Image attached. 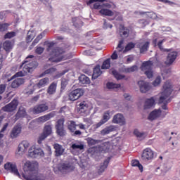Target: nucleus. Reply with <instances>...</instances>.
I'll use <instances>...</instances> for the list:
<instances>
[{"label":"nucleus","mask_w":180,"mask_h":180,"mask_svg":"<svg viewBox=\"0 0 180 180\" xmlns=\"http://www.w3.org/2000/svg\"><path fill=\"white\" fill-rule=\"evenodd\" d=\"M172 84H171L169 82H166L163 85V91L160 94L158 101L160 104L163 103L162 109L164 110H167V109H168L167 105L171 102V98H169V96L172 94Z\"/></svg>","instance_id":"1"},{"label":"nucleus","mask_w":180,"mask_h":180,"mask_svg":"<svg viewBox=\"0 0 180 180\" xmlns=\"http://www.w3.org/2000/svg\"><path fill=\"white\" fill-rule=\"evenodd\" d=\"M39 163L37 162L27 161L24 165L25 174H22L24 179L34 180L37 172Z\"/></svg>","instance_id":"2"},{"label":"nucleus","mask_w":180,"mask_h":180,"mask_svg":"<svg viewBox=\"0 0 180 180\" xmlns=\"http://www.w3.org/2000/svg\"><path fill=\"white\" fill-rule=\"evenodd\" d=\"M53 46H54L53 43L48 44L46 50L51 53V57L49 58V61H51V63H60L63 60V52H60L59 49L53 48Z\"/></svg>","instance_id":"3"},{"label":"nucleus","mask_w":180,"mask_h":180,"mask_svg":"<svg viewBox=\"0 0 180 180\" xmlns=\"http://www.w3.org/2000/svg\"><path fill=\"white\" fill-rule=\"evenodd\" d=\"M33 57L34 56L32 55L28 56L25 58L24 63H22V64L21 65V68L23 67L24 72H33V70H34V68H37V65H39L36 60H29V58H33Z\"/></svg>","instance_id":"4"},{"label":"nucleus","mask_w":180,"mask_h":180,"mask_svg":"<svg viewBox=\"0 0 180 180\" xmlns=\"http://www.w3.org/2000/svg\"><path fill=\"white\" fill-rule=\"evenodd\" d=\"M33 57L34 56L32 55L28 56L25 58L24 63H22V64L21 65V68L23 67L24 72H33V70H34V68H37V65H39L36 60H29V58H33Z\"/></svg>","instance_id":"5"},{"label":"nucleus","mask_w":180,"mask_h":180,"mask_svg":"<svg viewBox=\"0 0 180 180\" xmlns=\"http://www.w3.org/2000/svg\"><path fill=\"white\" fill-rule=\"evenodd\" d=\"M154 63L151 60L143 62L141 65V70L144 71L148 78H153L154 72L153 71V67Z\"/></svg>","instance_id":"6"},{"label":"nucleus","mask_w":180,"mask_h":180,"mask_svg":"<svg viewBox=\"0 0 180 180\" xmlns=\"http://www.w3.org/2000/svg\"><path fill=\"white\" fill-rule=\"evenodd\" d=\"M28 155L31 158H39L44 157V152L41 148H36V146L33 145L28 149Z\"/></svg>","instance_id":"7"},{"label":"nucleus","mask_w":180,"mask_h":180,"mask_svg":"<svg viewBox=\"0 0 180 180\" xmlns=\"http://www.w3.org/2000/svg\"><path fill=\"white\" fill-rule=\"evenodd\" d=\"M49 104L47 103H41L34 106V108L30 109V111L33 113V115H40V113H43L49 110Z\"/></svg>","instance_id":"8"},{"label":"nucleus","mask_w":180,"mask_h":180,"mask_svg":"<svg viewBox=\"0 0 180 180\" xmlns=\"http://www.w3.org/2000/svg\"><path fill=\"white\" fill-rule=\"evenodd\" d=\"M84 94H85V90H84V89H77L69 94V99L70 101H77V99H79L81 96H84Z\"/></svg>","instance_id":"9"},{"label":"nucleus","mask_w":180,"mask_h":180,"mask_svg":"<svg viewBox=\"0 0 180 180\" xmlns=\"http://www.w3.org/2000/svg\"><path fill=\"white\" fill-rule=\"evenodd\" d=\"M154 151H153L151 148H147L143 150L141 155V159L145 162L151 161L152 160H154Z\"/></svg>","instance_id":"10"},{"label":"nucleus","mask_w":180,"mask_h":180,"mask_svg":"<svg viewBox=\"0 0 180 180\" xmlns=\"http://www.w3.org/2000/svg\"><path fill=\"white\" fill-rule=\"evenodd\" d=\"M19 105V101L17 99H13L11 103L6 105L2 108L4 112H15L18 109V105Z\"/></svg>","instance_id":"11"},{"label":"nucleus","mask_w":180,"mask_h":180,"mask_svg":"<svg viewBox=\"0 0 180 180\" xmlns=\"http://www.w3.org/2000/svg\"><path fill=\"white\" fill-rule=\"evenodd\" d=\"M64 122H65L64 118H60L56 122L55 127L58 136H64L65 134V131L64 130Z\"/></svg>","instance_id":"12"},{"label":"nucleus","mask_w":180,"mask_h":180,"mask_svg":"<svg viewBox=\"0 0 180 180\" xmlns=\"http://www.w3.org/2000/svg\"><path fill=\"white\" fill-rule=\"evenodd\" d=\"M30 147V143L27 141H22L19 145H18V149L17 150V154L18 155H23L27 151V148Z\"/></svg>","instance_id":"13"},{"label":"nucleus","mask_w":180,"mask_h":180,"mask_svg":"<svg viewBox=\"0 0 180 180\" xmlns=\"http://www.w3.org/2000/svg\"><path fill=\"white\" fill-rule=\"evenodd\" d=\"M110 119V110L105 111L104 113L103 114L102 119L100 120L99 122H98L94 125L95 129H99L101 126H103V124H105V123L108 122Z\"/></svg>","instance_id":"14"},{"label":"nucleus","mask_w":180,"mask_h":180,"mask_svg":"<svg viewBox=\"0 0 180 180\" xmlns=\"http://www.w3.org/2000/svg\"><path fill=\"white\" fill-rule=\"evenodd\" d=\"M112 122L115 124L124 126V124H126V120L124 119L123 115L118 113L113 116Z\"/></svg>","instance_id":"15"},{"label":"nucleus","mask_w":180,"mask_h":180,"mask_svg":"<svg viewBox=\"0 0 180 180\" xmlns=\"http://www.w3.org/2000/svg\"><path fill=\"white\" fill-rule=\"evenodd\" d=\"M4 169L6 171H9L12 174H14V175H17V176H20L19 171L18 170V168H16V165L13 164L12 162L6 163L4 165Z\"/></svg>","instance_id":"16"},{"label":"nucleus","mask_w":180,"mask_h":180,"mask_svg":"<svg viewBox=\"0 0 180 180\" xmlns=\"http://www.w3.org/2000/svg\"><path fill=\"white\" fill-rule=\"evenodd\" d=\"M27 112H26V108L23 106H20L18 110L15 115V120H19V119H23L24 117H27Z\"/></svg>","instance_id":"17"},{"label":"nucleus","mask_w":180,"mask_h":180,"mask_svg":"<svg viewBox=\"0 0 180 180\" xmlns=\"http://www.w3.org/2000/svg\"><path fill=\"white\" fill-rule=\"evenodd\" d=\"M177 57H178V52L176 51L169 52L167 56V60H166L167 65H171L174 64Z\"/></svg>","instance_id":"18"},{"label":"nucleus","mask_w":180,"mask_h":180,"mask_svg":"<svg viewBox=\"0 0 180 180\" xmlns=\"http://www.w3.org/2000/svg\"><path fill=\"white\" fill-rule=\"evenodd\" d=\"M92 109L91 107V104L88 103V101H83L79 105V110L80 113H86V112H89Z\"/></svg>","instance_id":"19"},{"label":"nucleus","mask_w":180,"mask_h":180,"mask_svg":"<svg viewBox=\"0 0 180 180\" xmlns=\"http://www.w3.org/2000/svg\"><path fill=\"white\" fill-rule=\"evenodd\" d=\"M138 85H139V89L142 94H146V92H148L150 89H151V86H150V83L145 81L138 82Z\"/></svg>","instance_id":"20"},{"label":"nucleus","mask_w":180,"mask_h":180,"mask_svg":"<svg viewBox=\"0 0 180 180\" xmlns=\"http://www.w3.org/2000/svg\"><path fill=\"white\" fill-rule=\"evenodd\" d=\"M54 116H56V111L51 112L49 114L39 117L37 119V122H39V123H45V122L50 120V119H52Z\"/></svg>","instance_id":"21"},{"label":"nucleus","mask_w":180,"mask_h":180,"mask_svg":"<svg viewBox=\"0 0 180 180\" xmlns=\"http://www.w3.org/2000/svg\"><path fill=\"white\" fill-rule=\"evenodd\" d=\"M123 43H124L123 40H120L119 41V44L117 47V51H115L111 55L112 60H117V58H118L117 53L123 51V49H124V47H123Z\"/></svg>","instance_id":"22"},{"label":"nucleus","mask_w":180,"mask_h":180,"mask_svg":"<svg viewBox=\"0 0 180 180\" xmlns=\"http://www.w3.org/2000/svg\"><path fill=\"white\" fill-rule=\"evenodd\" d=\"M22 131V127H20V126L19 125H15L10 134V137L11 139H16V137H18L19 136V134L21 133Z\"/></svg>","instance_id":"23"},{"label":"nucleus","mask_w":180,"mask_h":180,"mask_svg":"<svg viewBox=\"0 0 180 180\" xmlns=\"http://www.w3.org/2000/svg\"><path fill=\"white\" fill-rule=\"evenodd\" d=\"M53 148L55 150L56 157H60V155H63L64 154V151H65V149H64L63 146L58 143H55L53 145Z\"/></svg>","instance_id":"24"},{"label":"nucleus","mask_w":180,"mask_h":180,"mask_svg":"<svg viewBox=\"0 0 180 180\" xmlns=\"http://www.w3.org/2000/svg\"><path fill=\"white\" fill-rule=\"evenodd\" d=\"M161 116V110H155L152 111L148 116L149 120H155V119H158V117Z\"/></svg>","instance_id":"25"},{"label":"nucleus","mask_w":180,"mask_h":180,"mask_svg":"<svg viewBox=\"0 0 180 180\" xmlns=\"http://www.w3.org/2000/svg\"><path fill=\"white\" fill-rule=\"evenodd\" d=\"M59 171L63 174H67V172H70L71 171V165L68 163H63L60 165Z\"/></svg>","instance_id":"26"},{"label":"nucleus","mask_w":180,"mask_h":180,"mask_svg":"<svg viewBox=\"0 0 180 180\" xmlns=\"http://www.w3.org/2000/svg\"><path fill=\"white\" fill-rule=\"evenodd\" d=\"M154 105H155V99H154V97H151L146 100L143 108L144 109H150Z\"/></svg>","instance_id":"27"},{"label":"nucleus","mask_w":180,"mask_h":180,"mask_svg":"<svg viewBox=\"0 0 180 180\" xmlns=\"http://www.w3.org/2000/svg\"><path fill=\"white\" fill-rule=\"evenodd\" d=\"M150 42H140L137 44V47L140 49V53H144L148 50Z\"/></svg>","instance_id":"28"},{"label":"nucleus","mask_w":180,"mask_h":180,"mask_svg":"<svg viewBox=\"0 0 180 180\" xmlns=\"http://www.w3.org/2000/svg\"><path fill=\"white\" fill-rule=\"evenodd\" d=\"M25 84V79L23 78H17L11 83V88H18L20 85Z\"/></svg>","instance_id":"29"},{"label":"nucleus","mask_w":180,"mask_h":180,"mask_svg":"<svg viewBox=\"0 0 180 180\" xmlns=\"http://www.w3.org/2000/svg\"><path fill=\"white\" fill-rule=\"evenodd\" d=\"M105 7L110 8H112V5L109 3L101 4V3L97 2L94 4L92 9H102Z\"/></svg>","instance_id":"30"},{"label":"nucleus","mask_w":180,"mask_h":180,"mask_svg":"<svg viewBox=\"0 0 180 180\" xmlns=\"http://www.w3.org/2000/svg\"><path fill=\"white\" fill-rule=\"evenodd\" d=\"M56 91H57V83L53 82L48 87L47 94L49 95H54Z\"/></svg>","instance_id":"31"},{"label":"nucleus","mask_w":180,"mask_h":180,"mask_svg":"<svg viewBox=\"0 0 180 180\" xmlns=\"http://www.w3.org/2000/svg\"><path fill=\"white\" fill-rule=\"evenodd\" d=\"M110 161V158H108L105 160H104L103 163L101 165L100 168L98 169V174H102L105 172V169L108 168V165H109V162Z\"/></svg>","instance_id":"32"},{"label":"nucleus","mask_w":180,"mask_h":180,"mask_svg":"<svg viewBox=\"0 0 180 180\" xmlns=\"http://www.w3.org/2000/svg\"><path fill=\"white\" fill-rule=\"evenodd\" d=\"M115 130H116V128L115 127V126L111 125L101 130V134L102 136H106V134H109V133H112V131H115Z\"/></svg>","instance_id":"33"},{"label":"nucleus","mask_w":180,"mask_h":180,"mask_svg":"<svg viewBox=\"0 0 180 180\" xmlns=\"http://www.w3.org/2000/svg\"><path fill=\"white\" fill-rule=\"evenodd\" d=\"M79 81L82 85H88V84L91 83V80L89 79V77H86L85 75H82L79 77Z\"/></svg>","instance_id":"34"},{"label":"nucleus","mask_w":180,"mask_h":180,"mask_svg":"<svg viewBox=\"0 0 180 180\" xmlns=\"http://www.w3.org/2000/svg\"><path fill=\"white\" fill-rule=\"evenodd\" d=\"M102 74V71H101V65H97L94 69L92 75L93 79H96L98 77Z\"/></svg>","instance_id":"35"},{"label":"nucleus","mask_w":180,"mask_h":180,"mask_svg":"<svg viewBox=\"0 0 180 180\" xmlns=\"http://www.w3.org/2000/svg\"><path fill=\"white\" fill-rule=\"evenodd\" d=\"M50 82V79L49 77H45L43 79H41L38 84H37L38 88H43V86H46V85H49V82Z\"/></svg>","instance_id":"36"},{"label":"nucleus","mask_w":180,"mask_h":180,"mask_svg":"<svg viewBox=\"0 0 180 180\" xmlns=\"http://www.w3.org/2000/svg\"><path fill=\"white\" fill-rule=\"evenodd\" d=\"M77 123L75 121H69L68 122V129L71 133H74L75 130H77Z\"/></svg>","instance_id":"37"},{"label":"nucleus","mask_w":180,"mask_h":180,"mask_svg":"<svg viewBox=\"0 0 180 180\" xmlns=\"http://www.w3.org/2000/svg\"><path fill=\"white\" fill-rule=\"evenodd\" d=\"M134 134L138 137V139H140V140H143V139H146V137H147V134L145 132H141L138 129H135L134 131Z\"/></svg>","instance_id":"38"},{"label":"nucleus","mask_w":180,"mask_h":180,"mask_svg":"<svg viewBox=\"0 0 180 180\" xmlns=\"http://www.w3.org/2000/svg\"><path fill=\"white\" fill-rule=\"evenodd\" d=\"M36 37V32L34 31H29L27 32V36L26 38V41L27 43H30L32 40H33Z\"/></svg>","instance_id":"39"},{"label":"nucleus","mask_w":180,"mask_h":180,"mask_svg":"<svg viewBox=\"0 0 180 180\" xmlns=\"http://www.w3.org/2000/svg\"><path fill=\"white\" fill-rule=\"evenodd\" d=\"M99 13L101 15H104L105 16H113L114 13L111 10L109 9H105V8H101V11Z\"/></svg>","instance_id":"40"},{"label":"nucleus","mask_w":180,"mask_h":180,"mask_svg":"<svg viewBox=\"0 0 180 180\" xmlns=\"http://www.w3.org/2000/svg\"><path fill=\"white\" fill-rule=\"evenodd\" d=\"M107 88H108V89H113L114 91H117V89L120 88V84H115L113 82H108L107 83Z\"/></svg>","instance_id":"41"},{"label":"nucleus","mask_w":180,"mask_h":180,"mask_svg":"<svg viewBox=\"0 0 180 180\" xmlns=\"http://www.w3.org/2000/svg\"><path fill=\"white\" fill-rule=\"evenodd\" d=\"M44 36H46V31L42 32L37 37V38L32 42V46H36V44H37V43H39V41H40V40H41Z\"/></svg>","instance_id":"42"},{"label":"nucleus","mask_w":180,"mask_h":180,"mask_svg":"<svg viewBox=\"0 0 180 180\" xmlns=\"http://www.w3.org/2000/svg\"><path fill=\"white\" fill-rule=\"evenodd\" d=\"M110 72H111V74H112L115 78H116L117 80L123 79V78H124V75H120L116 70H110Z\"/></svg>","instance_id":"43"},{"label":"nucleus","mask_w":180,"mask_h":180,"mask_svg":"<svg viewBox=\"0 0 180 180\" xmlns=\"http://www.w3.org/2000/svg\"><path fill=\"white\" fill-rule=\"evenodd\" d=\"M131 165H132V167H138L139 171L141 172H143V165H141V164H140V162H139V160H132Z\"/></svg>","instance_id":"44"},{"label":"nucleus","mask_w":180,"mask_h":180,"mask_svg":"<svg viewBox=\"0 0 180 180\" xmlns=\"http://www.w3.org/2000/svg\"><path fill=\"white\" fill-rule=\"evenodd\" d=\"M101 68L102 70H109L110 68V58L103 61Z\"/></svg>","instance_id":"45"},{"label":"nucleus","mask_w":180,"mask_h":180,"mask_svg":"<svg viewBox=\"0 0 180 180\" xmlns=\"http://www.w3.org/2000/svg\"><path fill=\"white\" fill-rule=\"evenodd\" d=\"M72 22L75 27H81L82 26V22L78 18H73Z\"/></svg>","instance_id":"46"},{"label":"nucleus","mask_w":180,"mask_h":180,"mask_svg":"<svg viewBox=\"0 0 180 180\" xmlns=\"http://www.w3.org/2000/svg\"><path fill=\"white\" fill-rule=\"evenodd\" d=\"M4 49L6 51H9V50H12V42L10 41H6L4 44Z\"/></svg>","instance_id":"47"},{"label":"nucleus","mask_w":180,"mask_h":180,"mask_svg":"<svg viewBox=\"0 0 180 180\" xmlns=\"http://www.w3.org/2000/svg\"><path fill=\"white\" fill-rule=\"evenodd\" d=\"M86 141H87L89 146H95V144H99V143L101 142V141L95 140L92 138H87Z\"/></svg>","instance_id":"48"},{"label":"nucleus","mask_w":180,"mask_h":180,"mask_svg":"<svg viewBox=\"0 0 180 180\" xmlns=\"http://www.w3.org/2000/svg\"><path fill=\"white\" fill-rule=\"evenodd\" d=\"M43 133L45 134L46 136H50V134H51L52 133L51 126L45 125Z\"/></svg>","instance_id":"49"},{"label":"nucleus","mask_w":180,"mask_h":180,"mask_svg":"<svg viewBox=\"0 0 180 180\" xmlns=\"http://www.w3.org/2000/svg\"><path fill=\"white\" fill-rule=\"evenodd\" d=\"M53 72H56V68H51L46 70H45L41 75L40 77H44V75H47L49 74H53Z\"/></svg>","instance_id":"50"},{"label":"nucleus","mask_w":180,"mask_h":180,"mask_svg":"<svg viewBox=\"0 0 180 180\" xmlns=\"http://www.w3.org/2000/svg\"><path fill=\"white\" fill-rule=\"evenodd\" d=\"M139 70V68L137 65H133L130 68H127L124 69L125 72H134V71H137Z\"/></svg>","instance_id":"51"},{"label":"nucleus","mask_w":180,"mask_h":180,"mask_svg":"<svg viewBox=\"0 0 180 180\" xmlns=\"http://www.w3.org/2000/svg\"><path fill=\"white\" fill-rule=\"evenodd\" d=\"M11 26V24L9 23H3L0 24V32H5L8 30V27Z\"/></svg>","instance_id":"52"},{"label":"nucleus","mask_w":180,"mask_h":180,"mask_svg":"<svg viewBox=\"0 0 180 180\" xmlns=\"http://www.w3.org/2000/svg\"><path fill=\"white\" fill-rule=\"evenodd\" d=\"M71 147L72 150H84L83 144L73 143Z\"/></svg>","instance_id":"53"},{"label":"nucleus","mask_w":180,"mask_h":180,"mask_svg":"<svg viewBox=\"0 0 180 180\" xmlns=\"http://www.w3.org/2000/svg\"><path fill=\"white\" fill-rule=\"evenodd\" d=\"M162 75L163 76V78L169 77V75H171V69H165L162 72Z\"/></svg>","instance_id":"54"},{"label":"nucleus","mask_w":180,"mask_h":180,"mask_svg":"<svg viewBox=\"0 0 180 180\" xmlns=\"http://www.w3.org/2000/svg\"><path fill=\"white\" fill-rule=\"evenodd\" d=\"M47 137H49L48 135L45 134L44 132H43L42 134H41V135L39 136V139H38V143L39 144H41V142L47 139Z\"/></svg>","instance_id":"55"},{"label":"nucleus","mask_w":180,"mask_h":180,"mask_svg":"<svg viewBox=\"0 0 180 180\" xmlns=\"http://www.w3.org/2000/svg\"><path fill=\"white\" fill-rule=\"evenodd\" d=\"M18 77H25V72H18L11 78L10 81H12V79H15V78H18Z\"/></svg>","instance_id":"56"},{"label":"nucleus","mask_w":180,"mask_h":180,"mask_svg":"<svg viewBox=\"0 0 180 180\" xmlns=\"http://www.w3.org/2000/svg\"><path fill=\"white\" fill-rule=\"evenodd\" d=\"M16 36V32H10L5 34V39H12V37H15Z\"/></svg>","instance_id":"57"},{"label":"nucleus","mask_w":180,"mask_h":180,"mask_svg":"<svg viewBox=\"0 0 180 180\" xmlns=\"http://www.w3.org/2000/svg\"><path fill=\"white\" fill-rule=\"evenodd\" d=\"M68 85V80L65 78L62 79L61 81V89H65V86Z\"/></svg>","instance_id":"58"},{"label":"nucleus","mask_w":180,"mask_h":180,"mask_svg":"<svg viewBox=\"0 0 180 180\" xmlns=\"http://www.w3.org/2000/svg\"><path fill=\"white\" fill-rule=\"evenodd\" d=\"M161 84V77L158 76L155 81L153 82V86H158Z\"/></svg>","instance_id":"59"},{"label":"nucleus","mask_w":180,"mask_h":180,"mask_svg":"<svg viewBox=\"0 0 180 180\" xmlns=\"http://www.w3.org/2000/svg\"><path fill=\"white\" fill-rule=\"evenodd\" d=\"M33 92H34V87L32 85L29 86L27 89L26 94H27V95H32Z\"/></svg>","instance_id":"60"},{"label":"nucleus","mask_w":180,"mask_h":180,"mask_svg":"<svg viewBox=\"0 0 180 180\" xmlns=\"http://www.w3.org/2000/svg\"><path fill=\"white\" fill-rule=\"evenodd\" d=\"M164 41H165L164 39L159 41L158 43V47H159L161 51H168V50L164 49V48H162V43H164Z\"/></svg>","instance_id":"61"},{"label":"nucleus","mask_w":180,"mask_h":180,"mask_svg":"<svg viewBox=\"0 0 180 180\" xmlns=\"http://www.w3.org/2000/svg\"><path fill=\"white\" fill-rule=\"evenodd\" d=\"M136 44H134L132 42L129 43L127 46L125 47V49L129 51V50H131V49H134Z\"/></svg>","instance_id":"62"},{"label":"nucleus","mask_w":180,"mask_h":180,"mask_svg":"<svg viewBox=\"0 0 180 180\" xmlns=\"http://www.w3.org/2000/svg\"><path fill=\"white\" fill-rule=\"evenodd\" d=\"M6 89V84H0V95H2V94L5 92Z\"/></svg>","instance_id":"63"},{"label":"nucleus","mask_w":180,"mask_h":180,"mask_svg":"<svg viewBox=\"0 0 180 180\" xmlns=\"http://www.w3.org/2000/svg\"><path fill=\"white\" fill-rule=\"evenodd\" d=\"M36 53L37 54H41L43 53V51H44V48L43 47H37V49H36Z\"/></svg>","instance_id":"64"}]
</instances>
